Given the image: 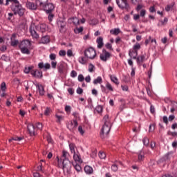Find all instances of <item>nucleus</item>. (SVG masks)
Wrapping results in <instances>:
<instances>
[{
    "mask_svg": "<svg viewBox=\"0 0 177 177\" xmlns=\"http://www.w3.org/2000/svg\"><path fill=\"white\" fill-rule=\"evenodd\" d=\"M35 28L36 30H37V31H40V32H45L46 30H48V26H46V24H40L37 26H35V24H30V35L32 37V38H35V39H38V38H39V35H38V33H37V31H35Z\"/></svg>",
    "mask_w": 177,
    "mask_h": 177,
    "instance_id": "obj_1",
    "label": "nucleus"
},
{
    "mask_svg": "<svg viewBox=\"0 0 177 177\" xmlns=\"http://www.w3.org/2000/svg\"><path fill=\"white\" fill-rule=\"evenodd\" d=\"M102 122L104 123V125L101 129L100 136L102 139H104V138H106V136L109 135L110 133V129H111V122H110L109 115H106L103 118Z\"/></svg>",
    "mask_w": 177,
    "mask_h": 177,
    "instance_id": "obj_2",
    "label": "nucleus"
},
{
    "mask_svg": "<svg viewBox=\"0 0 177 177\" xmlns=\"http://www.w3.org/2000/svg\"><path fill=\"white\" fill-rule=\"evenodd\" d=\"M30 46L31 42L29 40H24L19 45L21 53H24V55H30L29 49Z\"/></svg>",
    "mask_w": 177,
    "mask_h": 177,
    "instance_id": "obj_3",
    "label": "nucleus"
},
{
    "mask_svg": "<svg viewBox=\"0 0 177 177\" xmlns=\"http://www.w3.org/2000/svg\"><path fill=\"white\" fill-rule=\"evenodd\" d=\"M11 10L14 12L15 15H19V16H23L24 15V8L20 5V3H12L11 6Z\"/></svg>",
    "mask_w": 177,
    "mask_h": 177,
    "instance_id": "obj_4",
    "label": "nucleus"
},
{
    "mask_svg": "<svg viewBox=\"0 0 177 177\" xmlns=\"http://www.w3.org/2000/svg\"><path fill=\"white\" fill-rule=\"evenodd\" d=\"M85 57H87V59H93L95 57H96V50H95V48L90 47L86 48L84 52Z\"/></svg>",
    "mask_w": 177,
    "mask_h": 177,
    "instance_id": "obj_5",
    "label": "nucleus"
},
{
    "mask_svg": "<svg viewBox=\"0 0 177 177\" xmlns=\"http://www.w3.org/2000/svg\"><path fill=\"white\" fill-rule=\"evenodd\" d=\"M62 169L64 174H66V175L70 174V172H71V162H70V160L64 159L62 162Z\"/></svg>",
    "mask_w": 177,
    "mask_h": 177,
    "instance_id": "obj_6",
    "label": "nucleus"
},
{
    "mask_svg": "<svg viewBox=\"0 0 177 177\" xmlns=\"http://www.w3.org/2000/svg\"><path fill=\"white\" fill-rule=\"evenodd\" d=\"M116 3L120 9H126V10H129L131 8L129 7V3H128V0H116Z\"/></svg>",
    "mask_w": 177,
    "mask_h": 177,
    "instance_id": "obj_7",
    "label": "nucleus"
},
{
    "mask_svg": "<svg viewBox=\"0 0 177 177\" xmlns=\"http://www.w3.org/2000/svg\"><path fill=\"white\" fill-rule=\"evenodd\" d=\"M46 13H52L55 10V5L49 1L41 8Z\"/></svg>",
    "mask_w": 177,
    "mask_h": 177,
    "instance_id": "obj_8",
    "label": "nucleus"
},
{
    "mask_svg": "<svg viewBox=\"0 0 177 177\" xmlns=\"http://www.w3.org/2000/svg\"><path fill=\"white\" fill-rule=\"evenodd\" d=\"M111 56V54H110V53L107 52L106 50H103L102 53L100 55V59H101L102 62H107Z\"/></svg>",
    "mask_w": 177,
    "mask_h": 177,
    "instance_id": "obj_9",
    "label": "nucleus"
},
{
    "mask_svg": "<svg viewBox=\"0 0 177 177\" xmlns=\"http://www.w3.org/2000/svg\"><path fill=\"white\" fill-rule=\"evenodd\" d=\"M77 127H78V122L77 120H73L67 124V128L69 129V131H74Z\"/></svg>",
    "mask_w": 177,
    "mask_h": 177,
    "instance_id": "obj_10",
    "label": "nucleus"
},
{
    "mask_svg": "<svg viewBox=\"0 0 177 177\" xmlns=\"http://www.w3.org/2000/svg\"><path fill=\"white\" fill-rule=\"evenodd\" d=\"M28 131L30 136H35L36 132H35V127L34 126V124L31 123L28 124Z\"/></svg>",
    "mask_w": 177,
    "mask_h": 177,
    "instance_id": "obj_11",
    "label": "nucleus"
},
{
    "mask_svg": "<svg viewBox=\"0 0 177 177\" xmlns=\"http://www.w3.org/2000/svg\"><path fill=\"white\" fill-rule=\"evenodd\" d=\"M0 97H5V96H6V93H5L6 91V83L4 82H2L0 86Z\"/></svg>",
    "mask_w": 177,
    "mask_h": 177,
    "instance_id": "obj_12",
    "label": "nucleus"
},
{
    "mask_svg": "<svg viewBox=\"0 0 177 177\" xmlns=\"http://www.w3.org/2000/svg\"><path fill=\"white\" fill-rule=\"evenodd\" d=\"M57 24L59 28L60 32H63V31H64V29L66 28V22L62 20H58L57 21Z\"/></svg>",
    "mask_w": 177,
    "mask_h": 177,
    "instance_id": "obj_13",
    "label": "nucleus"
},
{
    "mask_svg": "<svg viewBox=\"0 0 177 177\" xmlns=\"http://www.w3.org/2000/svg\"><path fill=\"white\" fill-rule=\"evenodd\" d=\"M73 160L75 163L82 164V158H81V155L79 152L75 153L73 154Z\"/></svg>",
    "mask_w": 177,
    "mask_h": 177,
    "instance_id": "obj_14",
    "label": "nucleus"
},
{
    "mask_svg": "<svg viewBox=\"0 0 177 177\" xmlns=\"http://www.w3.org/2000/svg\"><path fill=\"white\" fill-rule=\"evenodd\" d=\"M37 4H35L32 2L27 1L26 3V6L28 9H30V10H37Z\"/></svg>",
    "mask_w": 177,
    "mask_h": 177,
    "instance_id": "obj_15",
    "label": "nucleus"
},
{
    "mask_svg": "<svg viewBox=\"0 0 177 177\" xmlns=\"http://www.w3.org/2000/svg\"><path fill=\"white\" fill-rule=\"evenodd\" d=\"M31 75L35 78H42V71L39 70H33L31 71Z\"/></svg>",
    "mask_w": 177,
    "mask_h": 177,
    "instance_id": "obj_16",
    "label": "nucleus"
},
{
    "mask_svg": "<svg viewBox=\"0 0 177 177\" xmlns=\"http://www.w3.org/2000/svg\"><path fill=\"white\" fill-rule=\"evenodd\" d=\"M48 2V0H36V4L40 9H42Z\"/></svg>",
    "mask_w": 177,
    "mask_h": 177,
    "instance_id": "obj_17",
    "label": "nucleus"
},
{
    "mask_svg": "<svg viewBox=\"0 0 177 177\" xmlns=\"http://www.w3.org/2000/svg\"><path fill=\"white\" fill-rule=\"evenodd\" d=\"M38 67L41 69L44 68V70H50V64H44V62H40L38 64Z\"/></svg>",
    "mask_w": 177,
    "mask_h": 177,
    "instance_id": "obj_18",
    "label": "nucleus"
},
{
    "mask_svg": "<svg viewBox=\"0 0 177 177\" xmlns=\"http://www.w3.org/2000/svg\"><path fill=\"white\" fill-rule=\"evenodd\" d=\"M84 172L87 174V175H91L93 174V168L91 166L86 165L84 167Z\"/></svg>",
    "mask_w": 177,
    "mask_h": 177,
    "instance_id": "obj_19",
    "label": "nucleus"
},
{
    "mask_svg": "<svg viewBox=\"0 0 177 177\" xmlns=\"http://www.w3.org/2000/svg\"><path fill=\"white\" fill-rule=\"evenodd\" d=\"M16 38V34H12L11 37V46H17L19 44V40L15 39Z\"/></svg>",
    "mask_w": 177,
    "mask_h": 177,
    "instance_id": "obj_20",
    "label": "nucleus"
},
{
    "mask_svg": "<svg viewBox=\"0 0 177 177\" xmlns=\"http://www.w3.org/2000/svg\"><path fill=\"white\" fill-rule=\"evenodd\" d=\"M129 55L130 56L131 59H136V57H138V51H135V50H130L129 51Z\"/></svg>",
    "mask_w": 177,
    "mask_h": 177,
    "instance_id": "obj_21",
    "label": "nucleus"
},
{
    "mask_svg": "<svg viewBox=\"0 0 177 177\" xmlns=\"http://www.w3.org/2000/svg\"><path fill=\"white\" fill-rule=\"evenodd\" d=\"M37 88L39 91V93L41 96H44L45 95V88H44V86L41 84H37Z\"/></svg>",
    "mask_w": 177,
    "mask_h": 177,
    "instance_id": "obj_22",
    "label": "nucleus"
},
{
    "mask_svg": "<svg viewBox=\"0 0 177 177\" xmlns=\"http://www.w3.org/2000/svg\"><path fill=\"white\" fill-rule=\"evenodd\" d=\"M50 42L49 36H44L41 39V44H46Z\"/></svg>",
    "mask_w": 177,
    "mask_h": 177,
    "instance_id": "obj_23",
    "label": "nucleus"
},
{
    "mask_svg": "<svg viewBox=\"0 0 177 177\" xmlns=\"http://www.w3.org/2000/svg\"><path fill=\"white\" fill-rule=\"evenodd\" d=\"M97 48L99 49H102L103 48V38L102 37H100L97 39Z\"/></svg>",
    "mask_w": 177,
    "mask_h": 177,
    "instance_id": "obj_24",
    "label": "nucleus"
},
{
    "mask_svg": "<svg viewBox=\"0 0 177 177\" xmlns=\"http://www.w3.org/2000/svg\"><path fill=\"white\" fill-rule=\"evenodd\" d=\"M70 156V154L68 153V152H67L66 151H62V156L61 157V161H64V160H68V156Z\"/></svg>",
    "mask_w": 177,
    "mask_h": 177,
    "instance_id": "obj_25",
    "label": "nucleus"
},
{
    "mask_svg": "<svg viewBox=\"0 0 177 177\" xmlns=\"http://www.w3.org/2000/svg\"><path fill=\"white\" fill-rule=\"evenodd\" d=\"M137 63H143L146 60V55H142L141 56L136 57Z\"/></svg>",
    "mask_w": 177,
    "mask_h": 177,
    "instance_id": "obj_26",
    "label": "nucleus"
},
{
    "mask_svg": "<svg viewBox=\"0 0 177 177\" xmlns=\"http://www.w3.org/2000/svg\"><path fill=\"white\" fill-rule=\"evenodd\" d=\"M72 165L74 167L75 171L77 172H82V167H81V165L75 162H72Z\"/></svg>",
    "mask_w": 177,
    "mask_h": 177,
    "instance_id": "obj_27",
    "label": "nucleus"
},
{
    "mask_svg": "<svg viewBox=\"0 0 177 177\" xmlns=\"http://www.w3.org/2000/svg\"><path fill=\"white\" fill-rule=\"evenodd\" d=\"M120 32L121 30H120V28H114L110 30V33L113 35H118V34H120Z\"/></svg>",
    "mask_w": 177,
    "mask_h": 177,
    "instance_id": "obj_28",
    "label": "nucleus"
},
{
    "mask_svg": "<svg viewBox=\"0 0 177 177\" xmlns=\"http://www.w3.org/2000/svg\"><path fill=\"white\" fill-rule=\"evenodd\" d=\"M78 62L81 64H86L88 59L85 57H80L78 59Z\"/></svg>",
    "mask_w": 177,
    "mask_h": 177,
    "instance_id": "obj_29",
    "label": "nucleus"
},
{
    "mask_svg": "<svg viewBox=\"0 0 177 177\" xmlns=\"http://www.w3.org/2000/svg\"><path fill=\"white\" fill-rule=\"evenodd\" d=\"M102 82H103V80L100 76H98L96 79L93 80L94 85H97V84H102Z\"/></svg>",
    "mask_w": 177,
    "mask_h": 177,
    "instance_id": "obj_30",
    "label": "nucleus"
},
{
    "mask_svg": "<svg viewBox=\"0 0 177 177\" xmlns=\"http://www.w3.org/2000/svg\"><path fill=\"white\" fill-rule=\"evenodd\" d=\"M174 6H175V2H172L171 4L167 5L165 7L166 12H169L170 10H172V9L174 8Z\"/></svg>",
    "mask_w": 177,
    "mask_h": 177,
    "instance_id": "obj_31",
    "label": "nucleus"
},
{
    "mask_svg": "<svg viewBox=\"0 0 177 177\" xmlns=\"http://www.w3.org/2000/svg\"><path fill=\"white\" fill-rule=\"evenodd\" d=\"M111 80L112 82L115 84V85H120V82L118 81V78H117V77L111 75Z\"/></svg>",
    "mask_w": 177,
    "mask_h": 177,
    "instance_id": "obj_32",
    "label": "nucleus"
},
{
    "mask_svg": "<svg viewBox=\"0 0 177 177\" xmlns=\"http://www.w3.org/2000/svg\"><path fill=\"white\" fill-rule=\"evenodd\" d=\"M95 70H96V68L94 66V65L92 64H89L88 71L89 73H95Z\"/></svg>",
    "mask_w": 177,
    "mask_h": 177,
    "instance_id": "obj_33",
    "label": "nucleus"
},
{
    "mask_svg": "<svg viewBox=\"0 0 177 177\" xmlns=\"http://www.w3.org/2000/svg\"><path fill=\"white\" fill-rule=\"evenodd\" d=\"M71 20H72V22L73 24H75V26H78L80 24V19H78L77 17L71 18Z\"/></svg>",
    "mask_w": 177,
    "mask_h": 177,
    "instance_id": "obj_34",
    "label": "nucleus"
},
{
    "mask_svg": "<svg viewBox=\"0 0 177 177\" xmlns=\"http://www.w3.org/2000/svg\"><path fill=\"white\" fill-rule=\"evenodd\" d=\"M88 23L90 26H96V24H99V21L96 19H94L90 20Z\"/></svg>",
    "mask_w": 177,
    "mask_h": 177,
    "instance_id": "obj_35",
    "label": "nucleus"
},
{
    "mask_svg": "<svg viewBox=\"0 0 177 177\" xmlns=\"http://www.w3.org/2000/svg\"><path fill=\"white\" fill-rule=\"evenodd\" d=\"M32 68H34V66L26 67L24 69V73L26 74H28L30 72V73H31V72L33 71Z\"/></svg>",
    "mask_w": 177,
    "mask_h": 177,
    "instance_id": "obj_36",
    "label": "nucleus"
},
{
    "mask_svg": "<svg viewBox=\"0 0 177 177\" xmlns=\"http://www.w3.org/2000/svg\"><path fill=\"white\" fill-rule=\"evenodd\" d=\"M82 31H84V28L83 27L76 28L74 30V32L75 34H80V33L82 32Z\"/></svg>",
    "mask_w": 177,
    "mask_h": 177,
    "instance_id": "obj_37",
    "label": "nucleus"
},
{
    "mask_svg": "<svg viewBox=\"0 0 177 177\" xmlns=\"http://www.w3.org/2000/svg\"><path fill=\"white\" fill-rule=\"evenodd\" d=\"M133 49L138 52V50H139V49H140V44L139 43H136L135 46H133Z\"/></svg>",
    "mask_w": 177,
    "mask_h": 177,
    "instance_id": "obj_38",
    "label": "nucleus"
},
{
    "mask_svg": "<svg viewBox=\"0 0 177 177\" xmlns=\"http://www.w3.org/2000/svg\"><path fill=\"white\" fill-rule=\"evenodd\" d=\"M75 145H74V144H69V149H70L71 153H73V154H75Z\"/></svg>",
    "mask_w": 177,
    "mask_h": 177,
    "instance_id": "obj_39",
    "label": "nucleus"
},
{
    "mask_svg": "<svg viewBox=\"0 0 177 177\" xmlns=\"http://www.w3.org/2000/svg\"><path fill=\"white\" fill-rule=\"evenodd\" d=\"M95 111H97V113H102V111H103V106H102L101 105L97 106L95 108Z\"/></svg>",
    "mask_w": 177,
    "mask_h": 177,
    "instance_id": "obj_40",
    "label": "nucleus"
},
{
    "mask_svg": "<svg viewBox=\"0 0 177 177\" xmlns=\"http://www.w3.org/2000/svg\"><path fill=\"white\" fill-rule=\"evenodd\" d=\"M142 142L144 146H149V138H147V137L144 138L142 140Z\"/></svg>",
    "mask_w": 177,
    "mask_h": 177,
    "instance_id": "obj_41",
    "label": "nucleus"
},
{
    "mask_svg": "<svg viewBox=\"0 0 177 177\" xmlns=\"http://www.w3.org/2000/svg\"><path fill=\"white\" fill-rule=\"evenodd\" d=\"M77 131L80 133V135H84V133H85V130L82 129V126H79Z\"/></svg>",
    "mask_w": 177,
    "mask_h": 177,
    "instance_id": "obj_42",
    "label": "nucleus"
},
{
    "mask_svg": "<svg viewBox=\"0 0 177 177\" xmlns=\"http://www.w3.org/2000/svg\"><path fill=\"white\" fill-rule=\"evenodd\" d=\"M12 140H16V141L20 142V140H23V138L21 137L12 138L11 139L9 140V142H12Z\"/></svg>",
    "mask_w": 177,
    "mask_h": 177,
    "instance_id": "obj_43",
    "label": "nucleus"
},
{
    "mask_svg": "<svg viewBox=\"0 0 177 177\" xmlns=\"http://www.w3.org/2000/svg\"><path fill=\"white\" fill-rule=\"evenodd\" d=\"M99 157L101 160H104V158H106V153L104 152L100 151Z\"/></svg>",
    "mask_w": 177,
    "mask_h": 177,
    "instance_id": "obj_44",
    "label": "nucleus"
},
{
    "mask_svg": "<svg viewBox=\"0 0 177 177\" xmlns=\"http://www.w3.org/2000/svg\"><path fill=\"white\" fill-rule=\"evenodd\" d=\"M77 80H78L79 82H82L84 81V80H85V77H84V75L80 74L77 77Z\"/></svg>",
    "mask_w": 177,
    "mask_h": 177,
    "instance_id": "obj_45",
    "label": "nucleus"
},
{
    "mask_svg": "<svg viewBox=\"0 0 177 177\" xmlns=\"http://www.w3.org/2000/svg\"><path fill=\"white\" fill-rule=\"evenodd\" d=\"M111 170L113 171V172H117L118 171V166H117L115 164L112 165Z\"/></svg>",
    "mask_w": 177,
    "mask_h": 177,
    "instance_id": "obj_46",
    "label": "nucleus"
},
{
    "mask_svg": "<svg viewBox=\"0 0 177 177\" xmlns=\"http://www.w3.org/2000/svg\"><path fill=\"white\" fill-rule=\"evenodd\" d=\"M172 108L171 109V113H174L175 111V107H177V102H172Z\"/></svg>",
    "mask_w": 177,
    "mask_h": 177,
    "instance_id": "obj_47",
    "label": "nucleus"
},
{
    "mask_svg": "<svg viewBox=\"0 0 177 177\" xmlns=\"http://www.w3.org/2000/svg\"><path fill=\"white\" fill-rule=\"evenodd\" d=\"M106 88H107L109 91H111V92H113V91H114V89L113 88V86H111L110 83H106Z\"/></svg>",
    "mask_w": 177,
    "mask_h": 177,
    "instance_id": "obj_48",
    "label": "nucleus"
},
{
    "mask_svg": "<svg viewBox=\"0 0 177 177\" xmlns=\"http://www.w3.org/2000/svg\"><path fill=\"white\" fill-rule=\"evenodd\" d=\"M65 111L67 113V114H70V113H71V106L66 105L65 106Z\"/></svg>",
    "mask_w": 177,
    "mask_h": 177,
    "instance_id": "obj_49",
    "label": "nucleus"
},
{
    "mask_svg": "<svg viewBox=\"0 0 177 177\" xmlns=\"http://www.w3.org/2000/svg\"><path fill=\"white\" fill-rule=\"evenodd\" d=\"M48 15V19L49 21H52L53 20V17H55V15H53L52 12L47 13Z\"/></svg>",
    "mask_w": 177,
    "mask_h": 177,
    "instance_id": "obj_50",
    "label": "nucleus"
},
{
    "mask_svg": "<svg viewBox=\"0 0 177 177\" xmlns=\"http://www.w3.org/2000/svg\"><path fill=\"white\" fill-rule=\"evenodd\" d=\"M167 135H169V136L175 137V136H177V132L176 131L172 132V131H169L167 132Z\"/></svg>",
    "mask_w": 177,
    "mask_h": 177,
    "instance_id": "obj_51",
    "label": "nucleus"
},
{
    "mask_svg": "<svg viewBox=\"0 0 177 177\" xmlns=\"http://www.w3.org/2000/svg\"><path fill=\"white\" fill-rule=\"evenodd\" d=\"M66 54L68 57L74 56V55L73 54V50L71 49L68 50Z\"/></svg>",
    "mask_w": 177,
    "mask_h": 177,
    "instance_id": "obj_52",
    "label": "nucleus"
},
{
    "mask_svg": "<svg viewBox=\"0 0 177 177\" xmlns=\"http://www.w3.org/2000/svg\"><path fill=\"white\" fill-rule=\"evenodd\" d=\"M155 128H156V124H150L149 129V132H153V131H154Z\"/></svg>",
    "mask_w": 177,
    "mask_h": 177,
    "instance_id": "obj_53",
    "label": "nucleus"
},
{
    "mask_svg": "<svg viewBox=\"0 0 177 177\" xmlns=\"http://www.w3.org/2000/svg\"><path fill=\"white\" fill-rule=\"evenodd\" d=\"M50 114V108L47 107L44 111V115H49Z\"/></svg>",
    "mask_w": 177,
    "mask_h": 177,
    "instance_id": "obj_54",
    "label": "nucleus"
},
{
    "mask_svg": "<svg viewBox=\"0 0 177 177\" xmlns=\"http://www.w3.org/2000/svg\"><path fill=\"white\" fill-rule=\"evenodd\" d=\"M145 158V154L144 153H140L138 155V161H143Z\"/></svg>",
    "mask_w": 177,
    "mask_h": 177,
    "instance_id": "obj_55",
    "label": "nucleus"
},
{
    "mask_svg": "<svg viewBox=\"0 0 177 177\" xmlns=\"http://www.w3.org/2000/svg\"><path fill=\"white\" fill-rule=\"evenodd\" d=\"M57 66V62L56 61H52L51 62V67L52 68H56V66Z\"/></svg>",
    "mask_w": 177,
    "mask_h": 177,
    "instance_id": "obj_56",
    "label": "nucleus"
},
{
    "mask_svg": "<svg viewBox=\"0 0 177 177\" xmlns=\"http://www.w3.org/2000/svg\"><path fill=\"white\" fill-rule=\"evenodd\" d=\"M71 77L72 78H75V77H77V71H72L71 72Z\"/></svg>",
    "mask_w": 177,
    "mask_h": 177,
    "instance_id": "obj_57",
    "label": "nucleus"
},
{
    "mask_svg": "<svg viewBox=\"0 0 177 177\" xmlns=\"http://www.w3.org/2000/svg\"><path fill=\"white\" fill-rule=\"evenodd\" d=\"M49 58L50 60H55L56 59V54L52 53L50 55Z\"/></svg>",
    "mask_w": 177,
    "mask_h": 177,
    "instance_id": "obj_58",
    "label": "nucleus"
},
{
    "mask_svg": "<svg viewBox=\"0 0 177 177\" xmlns=\"http://www.w3.org/2000/svg\"><path fill=\"white\" fill-rule=\"evenodd\" d=\"M24 86H25L26 91H28V89L30 88V86H28V81H25L24 82Z\"/></svg>",
    "mask_w": 177,
    "mask_h": 177,
    "instance_id": "obj_59",
    "label": "nucleus"
},
{
    "mask_svg": "<svg viewBox=\"0 0 177 177\" xmlns=\"http://www.w3.org/2000/svg\"><path fill=\"white\" fill-rule=\"evenodd\" d=\"M145 15H146V10H141L140 12V16H141V17H145Z\"/></svg>",
    "mask_w": 177,
    "mask_h": 177,
    "instance_id": "obj_60",
    "label": "nucleus"
},
{
    "mask_svg": "<svg viewBox=\"0 0 177 177\" xmlns=\"http://www.w3.org/2000/svg\"><path fill=\"white\" fill-rule=\"evenodd\" d=\"M149 12H150L151 13H154V12H156V8L154 7V6H151V7L149 8Z\"/></svg>",
    "mask_w": 177,
    "mask_h": 177,
    "instance_id": "obj_61",
    "label": "nucleus"
},
{
    "mask_svg": "<svg viewBox=\"0 0 177 177\" xmlns=\"http://www.w3.org/2000/svg\"><path fill=\"white\" fill-rule=\"evenodd\" d=\"M59 56H65L66 55V50H61L59 52Z\"/></svg>",
    "mask_w": 177,
    "mask_h": 177,
    "instance_id": "obj_62",
    "label": "nucleus"
},
{
    "mask_svg": "<svg viewBox=\"0 0 177 177\" xmlns=\"http://www.w3.org/2000/svg\"><path fill=\"white\" fill-rule=\"evenodd\" d=\"M58 71H59V73L62 74V73H63V65L61 64L58 66Z\"/></svg>",
    "mask_w": 177,
    "mask_h": 177,
    "instance_id": "obj_63",
    "label": "nucleus"
},
{
    "mask_svg": "<svg viewBox=\"0 0 177 177\" xmlns=\"http://www.w3.org/2000/svg\"><path fill=\"white\" fill-rule=\"evenodd\" d=\"M162 120L163 122L166 124V125L168 124V118L167 116H163Z\"/></svg>",
    "mask_w": 177,
    "mask_h": 177,
    "instance_id": "obj_64",
    "label": "nucleus"
}]
</instances>
